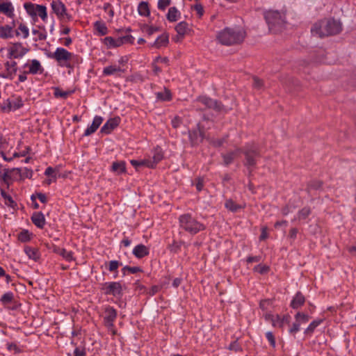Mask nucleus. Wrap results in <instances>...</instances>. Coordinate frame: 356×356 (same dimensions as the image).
I'll return each mask as SVG.
<instances>
[{
  "label": "nucleus",
  "mask_w": 356,
  "mask_h": 356,
  "mask_svg": "<svg viewBox=\"0 0 356 356\" xmlns=\"http://www.w3.org/2000/svg\"><path fill=\"white\" fill-rule=\"evenodd\" d=\"M245 38V32L231 28H225L218 33L217 39L223 45H233L242 42Z\"/></svg>",
  "instance_id": "nucleus-1"
},
{
  "label": "nucleus",
  "mask_w": 356,
  "mask_h": 356,
  "mask_svg": "<svg viewBox=\"0 0 356 356\" xmlns=\"http://www.w3.org/2000/svg\"><path fill=\"white\" fill-rule=\"evenodd\" d=\"M241 153L245 156L243 165L248 168L250 175L256 167L257 159L261 156L259 147L254 143H248L241 148Z\"/></svg>",
  "instance_id": "nucleus-2"
},
{
  "label": "nucleus",
  "mask_w": 356,
  "mask_h": 356,
  "mask_svg": "<svg viewBox=\"0 0 356 356\" xmlns=\"http://www.w3.org/2000/svg\"><path fill=\"white\" fill-rule=\"evenodd\" d=\"M179 227L186 232L196 234L200 231L205 229L206 227L204 224L199 222L196 218L190 213H184L179 217Z\"/></svg>",
  "instance_id": "nucleus-3"
},
{
  "label": "nucleus",
  "mask_w": 356,
  "mask_h": 356,
  "mask_svg": "<svg viewBox=\"0 0 356 356\" xmlns=\"http://www.w3.org/2000/svg\"><path fill=\"white\" fill-rule=\"evenodd\" d=\"M48 57L54 59L61 67H72V62L77 59V56L63 47L56 48L54 53L48 54Z\"/></svg>",
  "instance_id": "nucleus-4"
},
{
  "label": "nucleus",
  "mask_w": 356,
  "mask_h": 356,
  "mask_svg": "<svg viewBox=\"0 0 356 356\" xmlns=\"http://www.w3.org/2000/svg\"><path fill=\"white\" fill-rule=\"evenodd\" d=\"M265 19L268 24L270 31L277 33L284 27L285 15L277 10H270L266 13Z\"/></svg>",
  "instance_id": "nucleus-5"
},
{
  "label": "nucleus",
  "mask_w": 356,
  "mask_h": 356,
  "mask_svg": "<svg viewBox=\"0 0 356 356\" xmlns=\"http://www.w3.org/2000/svg\"><path fill=\"white\" fill-rule=\"evenodd\" d=\"M26 13L33 18L40 16L42 21L45 22L47 19V8L43 5L34 4L30 2L24 4Z\"/></svg>",
  "instance_id": "nucleus-6"
},
{
  "label": "nucleus",
  "mask_w": 356,
  "mask_h": 356,
  "mask_svg": "<svg viewBox=\"0 0 356 356\" xmlns=\"http://www.w3.org/2000/svg\"><path fill=\"white\" fill-rule=\"evenodd\" d=\"M324 30L321 32V35H333L339 34L342 30V24L334 19H324Z\"/></svg>",
  "instance_id": "nucleus-7"
},
{
  "label": "nucleus",
  "mask_w": 356,
  "mask_h": 356,
  "mask_svg": "<svg viewBox=\"0 0 356 356\" xmlns=\"http://www.w3.org/2000/svg\"><path fill=\"white\" fill-rule=\"evenodd\" d=\"M102 290L105 295L116 298H121L123 295V286L119 282H105L102 284Z\"/></svg>",
  "instance_id": "nucleus-8"
},
{
  "label": "nucleus",
  "mask_w": 356,
  "mask_h": 356,
  "mask_svg": "<svg viewBox=\"0 0 356 356\" xmlns=\"http://www.w3.org/2000/svg\"><path fill=\"white\" fill-rule=\"evenodd\" d=\"M51 8L59 20L70 21L72 19V16L67 13L66 6L61 1H53L51 3Z\"/></svg>",
  "instance_id": "nucleus-9"
},
{
  "label": "nucleus",
  "mask_w": 356,
  "mask_h": 356,
  "mask_svg": "<svg viewBox=\"0 0 356 356\" xmlns=\"http://www.w3.org/2000/svg\"><path fill=\"white\" fill-rule=\"evenodd\" d=\"M195 101L202 103L207 108H212L218 112L227 111V109L220 102L208 97H199Z\"/></svg>",
  "instance_id": "nucleus-10"
},
{
  "label": "nucleus",
  "mask_w": 356,
  "mask_h": 356,
  "mask_svg": "<svg viewBox=\"0 0 356 356\" xmlns=\"http://www.w3.org/2000/svg\"><path fill=\"white\" fill-rule=\"evenodd\" d=\"M23 106L22 100L20 97H13L6 100L1 106L2 111L8 113L12 111H16Z\"/></svg>",
  "instance_id": "nucleus-11"
},
{
  "label": "nucleus",
  "mask_w": 356,
  "mask_h": 356,
  "mask_svg": "<svg viewBox=\"0 0 356 356\" xmlns=\"http://www.w3.org/2000/svg\"><path fill=\"white\" fill-rule=\"evenodd\" d=\"M29 49L23 47L20 42L14 43L9 49V57L19 58L24 56Z\"/></svg>",
  "instance_id": "nucleus-12"
},
{
  "label": "nucleus",
  "mask_w": 356,
  "mask_h": 356,
  "mask_svg": "<svg viewBox=\"0 0 356 356\" xmlns=\"http://www.w3.org/2000/svg\"><path fill=\"white\" fill-rule=\"evenodd\" d=\"M189 139L192 145H196L200 143L204 139V132L197 124V128L188 131Z\"/></svg>",
  "instance_id": "nucleus-13"
},
{
  "label": "nucleus",
  "mask_w": 356,
  "mask_h": 356,
  "mask_svg": "<svg viewBox=\"0 0 356 356\" xmlns=\"http://www.w3.org/2000/svg\"><path fill=\"white\" fill-rule=\"evenodd\" d=\"M117 316L116 310L112 307H108L105 309V316L104 320L107 327L113 326V322Z\"/></svg>",
  "instance_id": "nucleus-14"
},
{
  "label": "nucleus",
  "mask_w": 356,
  "mask_h": 356,
  "mask_svg": "<svg viewBox=\"0 0 356 356\" xmlns=\"http://www.w3.org/2000/svg\"><path fill=\"white\" fill-rule=\"evenodd\" d=\"M0 301L2 303V305L8 309L14 310V309H17V307H18V306L17 305H15L12 307L8 305L9 304H12V303L15 302L14 294L12 292H7V293H4L1 296Z\"/></svg>",
  "instance_id": "nucleus-15"
},
{
  "label": "nucleus",
  "mask_w": 356,
  "mask_h": 356,
  "mask_svg": "<svg viewBox=\"0 0 356 356\" xmlns=\"http://www.w3.org/2000/svg\"><path fill=\"white\" fill-rule=\"evenodd\" d=\"M241 153V148H236L234 150L225 154H222L223 164L226 166L231 164L234 160Z\"/></svg>",
  "instance_id": "nucleus-16"
},
{
  "label": "nucleus",
  "mask_w": 356,
  "mask_h": 356,
  "mask_svg": "<svg viewBox=\"0 0 356 356\" xmlns=\"http://www.w3.org/2000/svg\"><path fill=\"white\" fill-rule=\"evenodd\" d=\"M119 122V118L109 119L101 128V132L105 134H110L115 128L118 126Z\"/></svg>",
  "instance_id": "nucleus-17"
},
{
  "label": "nucleus",
  "mask_w": 356,
  "mask_h": 356,
  "mask_svg": "<svg viewBox=\"0 0 356 356\" xmlns=\"http://www.w3.org/2000/svg\"><path fill=\"white\" fill-rule=\"evenodd\" d=\"M24 67H29L28 72L31 74H42L44 71L40 61L36 59L32 60L30 64L26 63Z\"/></svg>",
  "instance_id": "nucleus-18"
},
{
  "label": "nucleus",
  "mask_w": 356,
  "mask_h": 356,
  "mask_svg": "<svg viewBox=\"0 0 356 356\" xmlns=\"http://www.w3.org/2000/svg\"><path fill=\"white\" fill-rule=\"evenodd\" d=\"M102 122L103 118L101 116L96 115L93 119L92 124L85 130L83 136H88L95 133Z\"/></svg>",
  "instance_id": "nucleus-19"
},
{
  "label": "nucleus",
  "mask_w": 356,
  "mask_h": 356,
  "mask_svg": "<svg viewBox=\"0 0 356 356\" xmlns=\"http://www.w3.org/2000/svg\"><path fill=\"white\" fill-rule=\"evenodd\" d=\"M0 13L6 15L7 17L10 18H13L15 16L14 14V7L10 1L7 2H1L0 1Z\"/></svg>",
  "instance_id": "nucleus-20"
},
{
  "label": "nucleus",
  "mask_w": 356,
  "mask_h": 356,
  "mask_svg": "<svg viewBox=\"0 0 356 356\" xmlns=\"http://www.w3.org/2000/svg\"><path fill=\"white\" fill-rule=\"evenodd\" d=\"M5 67L6 72L3 76L4 78L13 79L17 70V63L15 61H8L6 63Z\"/></svg>",
  "instance_id": "nucleus-21"
},
{
  "label": "nucleus",
  "mask_w": 356,
  "mask_h": 356,
  "mask_svg": "<svg viewBox=\"0 0 356 356\" xmlns=\"http://www.w3.org/2000/svg\"><path fill=\"white\" fill-rule=\"evenodd\" d=\"M31 220L36 227L40 229H42L46 223L44 216L42 212L33 213Z\"/></svg>",
  "instance_id": "nucleus-22"
},
{
  "label": "nucleus",
  "mask_w": 356,
  "mask_h": 356,
  "mask_svg": "<svg viewBox=\"0 0 356 356\" xmlns=\"http://www.w3.org/2000/svg\"><path fill=\"white\" fill-rule=\"evenodd\" d=\"M133 254L138 258L141 259L149 254V248L143 244L137 245L132 251Z\"/></svg>",
  "instance_id": "nucleus-23"
},
{
  "label": "nucleus",
  "mask_w": 356,
  "mask_h": 356,
  "mask_svg": "<svg viewBox=\"0 0 356 356\" xmlns=\"http://www.w3.org/2000/svg\"><path fill=\"white\" fill-rule=\"evenodd\" d=\"M163 158V153L160 147H156L154 150L153 156L152 159H147L148 162L153 165V168L156 167V164L159 163Z\"/></svg>",
  "instance_id": "nucleus-24"
},
{
  "label": "nucleus",
  "mask_w": 356,
  "mask_h": 356,
  "mask_svg": "<svg viewBox=\"0 0 356 356\" xmlns=\"http://www.w3.org/2000/svg\"><path fill=\"white\" fill-rule=\"evenodd\" d=\"M305 302V296L301 292H297L291 302V307L293 309H298L304 305Z\"/></svg>",
  "instance_id": "nucleus-25"
},
{
  "label": "nucleus",
  "mask_w": 356,
  "mask_h": 356,
  "mask_svg": "<svg viewBox=\"0 0 356 356\" xmlns=\"http://www.w3.org/2000/svg\"><path fill=\"white\" fill-rule=\"evenodd\" d=\"M24 252L30 259L35 261H37L40 259V254L38 248L25 246Z\"/></svg>",
  "instance_id": "nucleus-26"
},
{
  "label": "nucleus",
  "mask_w": 356,
  "mask_h": 356,
  "mask_svg": "<svg viewBox=\"0 0 356 356\" xmlns=\"http://www.w3.org/2000/svg\"><path fill=\"white\" fill-rule=\"evenodd\" d=\"M169 42V35L168 33H163L159 36L153 44V47L159 49L161 47H165Z\"/></svg>",
  "instance_id": "nucleus-27"
},
{
  "label": "nucleus",
  "mask_w": 356,
  "mask_h": 356,
  "mask_svg": "<svg viewBox=\"0 0 356 356\" xmlns=\"http://www.w3.org/2000/svg\"><path fill=\"white\" fill-rule=\"evenodd\" d=\"M177 33L183 38L185 35L190 31L188 23L186 22H181L175 26Z\"/></svg>",
  "instance_id": "nucleus-28"
},
{
  "label": "nucleus",
  "mask_w": 356,
  "mask_h": 356,
  "mask_svg": "<svg viewBox=\"0 0 356 356\" xmlns=\"http://www.w3.org/2000/svg\"><path fill=\"white\" fill-rule=\"evenodd\" d=\"M324 25V20L319 21L315 23L312 28V33L314 35H316L319 38L326 37L327 35H321V32L324 30V27H322Z\"/></svg>",
  "instance_id": "nucleus-29"
},
{
  "label": "nucleus",
  "mask_w": 356,
  "mask_h": 356,
  "mask_svg": "<svg viewBox=\"0 0 356 356\" xmlns=\"http://www.w3.org/2000/svg\"><path fill=\"white\" fill-rule=\"evenodd\" d=\"M123 72L124 70L120 66L115 65L107 66L103 70V74L106 76L113 75Z\"/></svg>",
  "instance_id": "nucleus-30"
},
{
  "label": "nucleus",
  "mask_w": 356,
  "mask_h": 356,
  "mask_svg": "<svg viewBox=\"0 0 356 356\" xmlns=\"http://www.w3.org/2000/svg\"><path fill=\"white\" fill-rule=\"evenodd\" d=\"M180 16V13L176 7H170L167 13L166 17L169 22H176Z\"/></svg>",
  "instance_id": "nucleus-31"
},
{
  "label": "nucleus",
  "mask_w": 356,
  "mask_h": 356,
  "mask_svg": "<svg viewBox=\"0 0 356 356\" xmlns=\"http://www.w3.org/2000/svg\"><path fill=\"white\" fill-rule=\"evenodd\" d=\"M323 181L320 180H312L308 182L306 190L308 193L312 191L320 190L323 186Z\"/></svg>",
  "instance_id": "nucleus-32"
},
{
  "label": "nucleus",
  "mask_w": 356,
  "mask_h": 356,
  "mask_svg": "<svg viewBox=\"0 0 356 356\" xmlns=\"http://www.w3.org/2000/svg\"><path fill=\"white\" fill-rule=\"evenodd\" d=\"M13 28L8 25L0 26V38L6 39L13 37Z\"/></svg>",
  "instance_id": "nucleus-33"
},
{
  "label": "nucleus",
  "mask_w": 356,
  "mask_h": 356,
  "mask_svg": "<svg viewBox=\"0 0 356 356\" xmlns=\"http://www.w3.org/2000/svg\"><path fill=\"white\" fill-rule=\"evenodd\" d=\"M138 11L140 15L147 17L150 11L148 3L145 1H141L138 6Z\"/></svg>",
  "instance_id": "nucleus-34"
},
{
  "label": "nucleus",
  "mask_w": 356,
  "mask_h": 356,
  "mask_svg": "<svg viewBox=\"0 0 356 356\" xmlns=\"http://www.w3.org/2000/svg\"><path fill=\"white\" fill-rule=\"evenodd\" d=\"M94 27L101 35H105L108 33V29L104 22L97 21L94 24Z\"/></svg>",
  "instance_id": "nucleus-35"
},
{
  "label": "nucleus",
  "mask_w": 356,
  "mask_h": 356,
  "mask_svg": "<svg viewBox=\"0 0 356 356\" xmlns=\"http://www.w3.org/2000/svg\"><path fill=\"white\" fill-rule=\"evenodd\" d=\"M32 33L35 35V41L44 40L47 38V33L44 28L42 30L33 29Z\"/></svg>",
  "instance_id": "nucleus-36"
},
{
  "label": "nucleus",
  "mask_w": 356,
  "mask_h": 356,
  "mask_svg": "<svg viewBox=\"0 0 356 356\" xmlns=\"http://www.w3.org/2000/svg\"><path fill=\"white\" fill-rule=\"evenodd\" d=\"M58 254L62 256L67 261H71L74 259L73 252L71 251H67L64 248H58Z\"/></svg>",
  "instance_id": "nucleus-37"
},
{
  "label": "nucleus",
  "mask_w": 356,
  "mask_h": 356,
  "mask_svg": "<svg viewBox=\"0 0 356 356\" xmlns=\"http://www.w3.org/2000/svg\"><path fill=\"white\" fill-rule=\"evenodd\" d=\"M130 163L133 166L136 168H138L139 166H146L149 168H153V165L148 162L147 159H143L140 161L131 160Z\"/></svg>",
  "instance_id": "nucleus-38"
},
{
  "label": "nucleus",
  "mask_w": 356,
  "mask_h": 356,
  "mask_svg": "<svg viewBox=\"0 0 356 356\" xmlns=\"http://www.w3.org/2000/svg\"><path fill=\"white\" fill-rule=\"evenodd\" d=\"M125 163L124 161L114 162L112 164V170L114 172H117L119 174L125 172Z\"/></svg>",
  "instance_id": "nucleus-39"
},
{
  "label": "nucleus",
  "mask_w": 356,
  "mask_h": 356,
  "mask_svg": "<svg viewBox=\"0 0 356 356\" xmlns=\"http://www.w3.org/2000/svg\"><path fill=\"white\" fill-rule=\"evenodd\" d=\"M156 98L161 101H169L171 99V94L169 90L165 88L163 92H159L156 93Z\"/></svg>",
  "instance_id": "nucleus-40"
},
{
  "label": "nucleus",
  "mask_w": 356,
  "mask_h": 356,
  "mask_svg": "<svg viewBox=\"0 0 356 356\" xmlns=\"http://www.w3.org/2000/svg\"><path fill=\"white\" fill-rule=\"evenodd\" d=\"M138 272H143V270L138 266H126L122 269L123 275H126L127 273L135 274Z\"/></svg>",
  "instance_id": "nucleus-41"
},
{
  "label": "nucleus",
  "mask_w": 356,
  "mask_h": 356,
  "mask_svg": "<svg viewBox=\"0 0 356 356\" xmlns=\"http://www.w3.org/2000/svg\"><path fill=\"white\" fill-rule=\"evenodd\" d=\"M14 170H17V171H19L20 172V169L19 168H13L12 170H9V169H3V172L1 174V175L0 176L1 177V179L6 184L8 185V181L11 179V177L10 175H9V173L12 171H14Z\"/></svg>",
  "instance_id": "nucleus-42"
},
{
  "label": "nucleus",
  "mask_w": 356,
  "mask_h": 356,
  "mask_svg": "<svg viewBox=\"0 0 356 356\" xmlns=\"http://www.w3.org/2000/svg\"><path fill=\"white\" fill-rule=\"evenodd\" d=\"M225 207L232 211V212H236L238 211V209H239L241 208V207L237 204L236 203H235L232 200L229 199V200H226L225 202Z\"/></svg>",
  "instance_id": "nucleus-43"
},
{
  "label": "nucleus",
  "mask_w": 356,
  "mask_h": 356,
  "mask_svg": "<svg viewBox=\"0 0 356 356\" xmlns=\"http://www.w3.org/2000/svg\"><path fill=\"white\" fill-rule=\"evenodd\" d=\"M31 239V234L28 230H23L18 234V240L21 242L26 243Z\"/></svg>",
  "instance_id": "nucleus-44"
},
{
  "label": "nucleus",
  "mask_w": 356,
  "mask_h": 356,
  "mask_svg": "<svg viewBox=\"0 0 356 356\" xmlns=\"http://www.w3.org/2000/svg\"><path fill=\"white\" fill-rule=\"evenodd\" d=\"M20 33H22L24 38H27L29 34V31L27 26L24 24H20L16 31V35H19Z\"/></svg>",
  "instance_id": "nucleus-45"
},
{
  "label": "nucleus",
  "mask_w": 356,
  "mask_h": 356,
  "mask_svg": "<svg viewBox=\"0 0 356 356\" xmlns=\"http://www.w3.org/2000/svg\"><path fill=\"white\" fill-rule=\"evenodd\" d=\"M311 213L309 207H304L298 213V219L299 220L307 218Z\"/></svg>",
  "instance_id": "nucleus-46"
},
{
  "label": "nucleus",
  "mask_w": 356,
  "mask_h": 356,
  "mask_svg": "<svg viewBox=\"0 0 356 356\" xmlns=\"http://www.w3.org/2000/svg\"><path fill=\"white\" fill-rule=\"evenodd\" d=\"M322 322L321 320L318 321H312L309 325L307 327V328L305 331V334H311L313 333L316 327L321 324Z\"/></svg>",
  "instance_id": "nucleus-47"
},
{
  "label": "nucleus",
  "mask_w": 356,
  "mask_h": 356,
  "mask_svg": "<svg viewBox=\"0 0 356 356\" xmlns=\"http://www.w3.org/2000/svg\"><path fill=\"white\" fill-rule=\"evenodd\" d=\"M160 29L159 27L149 26L145 24L142 27V31L146 33L148 35H152L154 33L159 31Z\"/></svg>",
  "instance_id": "nucleus-48"
},
{
  "label": "nucleus",
  "mask_w": 356,
  "mask_h": 356,
  "mask_svg": "<svg viewBox=\"0 0 356 356\" xmlns=\"http://www.w3.org/2000/svg\"><path fill=\"white\" fill-rule=\"evenodd\" d=\"M72 92L63 91L59 88H55L54 95L56 97H62L65 99Z\"/></svg>",
  "instance_id": "nucleus-49"
},
{
  "label": "nucleus",
  "mask_w": 356,
  "mask_h": 356,
  "mask_svg": "<svg viewBox=\"0 0 356 356\" xmlns=\"http://www.w3.org/2000/svg\"><path fill=\"white\" fill-rule=\"evenodd\" d=\"M1 196L5 199V200H6L7 202H6V204L10 206V207H13V205L15 204V202L13 201V198L11 197L10 195H8L6 191L3 189L1 190Z\"/></svg>",
  "instance_id": "nucleus-50"
},
{
  "label": "nucleus",
  "mask_w": 356,
  "mask_h": 356,
  "mask_svg": "<svg viewBox=\"0 0 356 356\" xmlns=\"http://www.w3.org/2000/svg\"><path fill=\"white\" fill-rule=\"evenodd\" d=\"M122 265V263H120V261L116 260H112L109 262L108 270L110 272L116 271L119 266H121Z\"/></svg>",
  "instance_id": "nucleus-51"
},
{
  "label": "nucleus",
  "mask_w": 356,
  "mask_h": 356,
  "mask_svg": "<svg viewBox=\"0 0 356 356\" xmlns=\"http://www.w3.org/2000/svg\"><path fill=\"white\" fill-rule=\"evenodd\" d=\"M104 44L108 47V48H115V38L111 36H108L104 38Z\"/></svg>",
  "instance_id": "nucleus-52"
},
{
  "label": "nucleus",
  "mask_w": 356,
  "mask_h": 356,
  "mask_svg": "<svg viewBox=\"0 0 356 356\" xmlns=\"http://www.w3.org/2000/svg\"><path fill=\"white\" fill-rule=\"evenodd\" d=\"M295 318L297 321L300 322V324L302 323H307L309 319L308 315L300 312L297 313Z\"/></svg>",
  "instance_id": "nucleus-53"
},
{
  "label": "nucleus",
  "mask_w": 356,
  "mask_h": 356,
  "mask_svg": "<svg viewBox=\"0 0 356 356\" xmlns=\"http://www.w3.org/2000/svg\"><path fill=\"white\" fill-rule=\"evenodd\" d=\"M226 140V138H220V139H214V138H212L209 140V143L211 145H212L213 146L216 147H220L223 145V143L225 142Z\"/></svg>",
  "instance_id": "nucleus-54"
},
{
  "label": "nucleus",
  "mask_w": 356,
  "mask_h": 356,
  "mask_svg": "<svg viewBox=\"0 0 356 356\" xmlns=\"http://www.w3.org/2000/svg\"><path fill=\"white\" fill-rule=\"evenodd\" d=\"M171 3V0H159L158 8L161 10H165Z\"/></svg>",
  "instance_id": "nucleus-55"
},
{
  "label": "nucleus",
  "mask_w": 356,
  "mask_h": 356,
  "mask_svg": "<svg viewBox=\"0 0 356 356\" xmlns=\"http://www.w3.org/2000/svg\"><path fill=\"white\" fill-rule=\"evenodd\" d=\"M254 270L260 274H264L268 272L269 267L266 265L259 264L254 267Z\"/></svg>",
  "instance_id": "nucleus-56"
},
{
  "label": "nucleus",
  "mask_w": 356,
  "mask_h": 356,
  "mask_svg": "<svg viewBox=\"0 0 356 356\" xmlns=\"http://www.w3.org/2000/svg\"><path fill=\"white\" fill-rule=\"evenodd\" d=\"M264 86L263 81L257 76L253 77V86L257 89L262 88Z\"/></svg>",
  "instance_id": "nucleus-57"
},
{
  "label": "nucleus",
  "mask_w": 356,
  "mask_h": 356,
  "mask_svg": "<svg viewBox=\"0 0 356 356\" xmlns=\"http://www.w3.org/2000/svg\"><path fill=\"white\" fill-rule=\"evenodd\" d=\"M173 128L177 129L182 124V120L179 116H175L171 121Z\"/></svg>",
  "instance_id": "nucleus-58"
},
{
  "label": "nucleus",
  "mask_w": 356,
  "mask_h": 356,
  "mask_svg": "<svg viewBox=\"0 0 356 356\" xmlns=\"http://www.w3.org/2000/svg\"><path fill=\"white\" fill-rule=\"evenodd\" d=\"M7 348L10 351H13L15 353H19L21 352L20 348L14 343H8Z\"/></svg>",
  "instance_id": "nucleus-59"
},
{
  "label": "nucleus",
  "mask_w": 356,
  "mask_h": 356,
  "mask_svg": "<svg viewBox=\"0 0 356 356\" xmlns=\"http://www.w3.org/2000/svg\"><path fill=\"white\" fill-rule=\"evenodd\" d=\"M300 322L297 321L296 320V322L293 323L292 326L289 329V332L291 334H296L297 332H298L300 330Z\"/></svg>",
  "instance_id": "nucleus-60"
},
{
  "label": "nucleus",
  "mask_w": 356,
  "mask_h": 356,
  "mask_svg": "<svg viewBox=\"0 0 356 356\" xmlns=\"http://www.w3.org/2000/svg\"><path fill=\"white\" fill-rule=\"evenodd\" d=\"M44 175L48 177H51L54 179V181L56 179V173H55V169L51 167H48L44 172Z\"/></svg>",
  "instance_id": "nucleus-61"
},
{
  "label": "nucleus",
  "mask_w": 356,
  "mask_h": 356,
  "mask_svg": "<svg viewBox=\"0 0 356 356\" xmlns=\"http://www.w3.org/2000/svg\"><path fill=\"white\" fill-rule=\"evenodd\" d=\"M266 337L268 341H269L270 346L274 348L275 346V337H274L273 332H266Z\"/></svg>",
  "instance_id": "nucleus-62"
},
{
  "label": "nucleus",
  "mask_w": 356,
  "mask_h": 356,
  "mask_svg": "<svg viewBox=\"0 0 356 356\" xmlns=\"http://www.w3.org/2000/svg\"><path fill=\"white\" fill-rule=\"evenodd\" d=\"M103 9L105 12H108V15L111 17H113L114 16V11L111 8V5L109 3H105L103 6Z\"/></svg>",
  "instance_id": "nucleus-63"
},
{
  "label": "nucleus",
  "mask_w": 356,
  "mask_h": 356,
  "mask_svg": "<svg viewBox=\"0 0 356 356\" xmlns=\"http://www.w3.org/2000/svg\"><path fill=\"white\" fill-rule=\"evenodd\" d=\"M86 352L84 348L77 347L74 351V356H86Z\"/></svg>",
  "instance_id": "nucleus-64"
}]
</instances>
